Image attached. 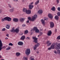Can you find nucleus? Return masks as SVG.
Instances as JSON below:
<instances>
[{
	"mask_svg": "<svg viewBox=\"0 0 60 60\" xmlns=\"http://www.w3.org/2000/svg\"><path fill=\"white\" fill-rule=\"evenodd\" d=\"M37 18V15H35L34 16L32 17V19L31 18V17H29L28 18V19L29 20L34 21L35 19H36V18Z\"/></svg>",
	"mask_w": 60,
	"mask_h": 60,
	"instance_id": "nucleus-1",
	"label": "nucleus"
},
{
	"mask_svg": "<svg viewBox=\"0 0 60 60\" xmlns=\"http://www.w3.org/2000/svg\"><path fill=\"white\" fill-rule=\"evenodd\" d=\"M23 11L24 12H26V13L29 14L31 13V11L30 10H27V9L26 8H24L23 9Z\"/></svg>",
	"mask_w": 60,
	"mask_h": 60,
	"instance_id": "nucleus-2",
	"label": "nucleus"
},
{
	"mask_svg": "<svg viewBox=\"0 0 60 60\" xmlns=\"http://www.w3.org/2000/svg\"><path fill=\"white\" fill-rule=\"evenodd\" d=\"M33 30L34 31H35V32L36 33H39L40 31L39 30L37 29V27H34L32 30H31V31H32Z\"/></svg>",
	"mask_w": 60,
	"mask_h": 60,
	"instance_id": "nucleus-3",
	"label": "nucleus"
},
{
	"mask_svg": "<svg viewBox=\"0 0 60 60\" xmlns=\"http://www.w3.org/2000/svg\"><path fill=\"white\" fill-rule=\"evenodd\" d=\"M25 53L26 55H29L30 54V49H27L25 51Z\"/></svg>",
	"mask_w": 60,
	"mask_h": 60,
	"instance_id": "nucleus-4",
	"label": "nucleus"
},
{
	"mask_svg": "<svg viewBox=\"0 0 60 60\" xmlns=\"http://www.w3.org/2000/svg\"><path fill=\"white\" fill-rule=\"evenodd\" d=\"M37 43V44H36L33 47V48L34 50H35L38 47V46H40V44L39 43Z\"/></svg>",
	"mask_w": 60,
	"mask_h": 60,
	"instance_id": "nucleus-5",
	"label": "nucleus"
},
{
	"mask_svg": "<svg viewBox=\"0 0 60 60\" xmlns=\"http://www.w3.org/2000/svg\"><path fill=\"white\" fill-rule=\"evenodd\" d=\"M32 38L33 39H34V42H35L36 43L37 42V39H38L37 38H36V37H33Z\"/></svg>",
	"mask_w": 60,
	"mask_h": 60,
	"instance_id": "nucleus-6",
	"label": "nucleus"
},
{
	"mask_svg": "<svg viewBox=\"0 0 60 60\" xmlns=\"http://www.w3.org/2000/svg\"><path fill=\"white\" fill-rule=\"evenodd\" d=\"M3 46V44H2V41L1 40H0V51L2 50V47Z\"/></svg>",
	"mask_w": 60,
	"mask_h": 60,
	"instance_id": "nucleus-7",
	"label": "nucleus"
},
{
	"mask_svg": "<svg viewBox=\"0 0 60 60\" xmlns=\"http://www.w3.org/2000/svg\"><path fill=\"white\" fill-rule=\"evenodd\" d=\"M50 27L53 28L54 26V24L53 22H50Z\"/></svg>",
	"mask_w": 60,
	"mask_h": 60,
	"instance_id": "nucleus-8",
	"label": "nucleus"
},
{
	"mask_svg": "<svg viewBox=\"0 0 60 60\" xmlns=\"http://www.w3.org/2000/svg\"><path fill=\"white\" fill-rule=\"evenodd\" d=\"M11 32H13V33H15V28L14 27H13L11 30H10Z\"/></svg>",
	"mask_w": 60,
	"mask_h": 60,
	"instance_id": "nucleus-9",
	"label": "nucleus"
},
{
	"mask_svg": "<svg viewBox=\"0 0 60 60\" xmlns=\"http://www.w3.org/2000/svg\"><path fill=\"white\" fill-rule=\"evenodd\" d=\"M18 44L20 46H22L24 44L23 42L22 41H19L18 43Z\"/></svg>",
	"mask_w": 60,
	"mask_h": 60,
	"instance_id": "nucleus-10",
	"label": "nucleus"
},
{
	"mask_svg": "<svg viewBox=\"0 0 60 60\" xmlns=\"http://www.w3.org/2000/svg\"><path fill=\"white\" fill-rule=\"evenodd\" d=\"M55 45L54 44H53L51 46V48H52V49H54V48H55Z\"/></svg>",
	"mask_w": 60,
	"mask_h": 60,
	"instance_id": "nucleus-11",
	"label": "nucleus"
},
{
	"mask_svg": "<svg viewBox=\"0 0 60 60\" xmlns=\"http://www.w3.org/2000/svg\"><path fill=\"white\" fill-rule=\"evenodd\" d=\"M30 9H32L34 7V5L31 4H30L29 6Z\"/></svg>",
	"mask_w": 60,
	"mask_h": 60,
	"instance_id": "nucleus-12",
	"label": "nucleus"
},
{
	"mask_svg": "<svg viewBox=\"0 0 60 60\" xmlns=\"http://www.w3.org/2000/svg\"><path fill=\"white\" fill-rule=\"evenodd\" d=\"M51 33H52V32H51V30L49 31L48 33V36H50V35H51Z\"/></svg>",
	"mask_w": 60,
	"mask_h": 60,
	"instance_id": "nucleus-13",
	"label": "nucleus"
},
{
	"mask_svg": "<svg viewBox=\"0 0 60 60\" xmlns=\"http://www.w3.org/2000/svg\"><path fill=\"white\" fill-rule=\"evenodd\" d=\"M47 44H48L47 46H49L51 44H52V43L51 42L49 43V41H47Z\"/></svg>",
	"mask_w": 60,
	"mask_h": 60,
	"instance_id": "nucleus-14",
	"label": "nucleus"
},
{
	"mask_svg": "<svg viewBox=\"0 0 60 60\" xmlns=\"http://www.w3.org/2000/svg\"><path fill=\"white\" fill-rule=\"evenodd\" d=\"M19 27H18V28L16 29L15 30V32L17 33H18L19 32Z\"/></svg>",
	"mask_w": 60,
	"mask_h": 60,
	"instance_id": "nucleus-15",
	"label": "nucleus"
},
{
	"mask_svg": "<svg viewBox=\"0 0 60 60\" xmlns=\"http://www.w3.org/2000/svg\"><path fill=\"white\" fill-rule=\"evenodd\" d=\"M48 17L51 19L53 18V16H52V15L51 14H48Z\"/></svg>",
	"mask_w": 60,
	"mask_h": 60,
	"instance_id": "nucleus-16",
	"label": "nucleus"
},
{
	"mask_svg": "<svg viewBox=\"0 0 60 60\" xmlns=\"http://www.w3.org/2000/svg\"><path fill=\"white\" fill-rule=\"evenodd\" d=\"M25 38L26 37L25 36H22L21 38V39L22 40H24L25 39Z\"/></svg>",
	"mask_w": 60,
	"mask_h": 60,
	"instance_id": "nucleus-17",
	"label": "nucleus"
},
{
	"mask_svg": "<svg viewBox=\"0 0 60 60\" xmlns=\"http://www.w3.org/2000/svg\"><path fill=\"white\" fill-rule=\"evenodd\" d=\"M41 21L43 25H44V26H45V21H44V20H43V19H42L41 20Z\"/></svg>",
	"mask_w": 60,
	"mask_h": 60,
	"instance_id": "nucleus-18",
	"label": "nucleus"
},
{
	"mask_svg": "<svg viewBox=\"0 0 60 60\" xmlns=\"http://www.w3.org/2000/svg\"><path fill=\"white\" fill-rule=\"evenodd\" d=\"M11 18L9 17H8V21H11Z\"/></svg>",
	"mask_w": 60,
	"mask_h": 60,
	"instance_id": "nucleus-19",
	"label": "nucleus"
},
{
	"mask_svg": "<svg viewBox=\"0 0 60 60\" xmlns=\"http://www.w3.org/2000/svg\"><path fill=\"white\" fill-rule=\"evenodd\" d=\"M10 26L9 25L7 24L6 26V28H7V29H9L10 28Z\"/></svg>",
	"mask_w": 60,
	"mask_h": 60,
	"instance_id": "nucleus-20",
	"label": "nucleus"
},
{
	"mask_svg": "<svg viewBox=\"0 0 60 60\" xmlns=\"http://www.w3.org/2000/svg\"><path fill=\"white\" fill-rule=\"evenodd\" d=\"M38 13L39 14H41L42 13V11L41 10H39L38 11Z\"/></svg>",
	"mask_w": 60,
	"mask_h": 60,
	"instance_id": "nucleus-21",
	"label": "nucleus"
},
{
	"mask_svg": "<svg viewBox=\"0 0 60 60\" xmlns=\"http://www.w3.org/2000/svg\"><path fill=\"white\" fill-rule=\"evenodd\" d=\"M21 55L20 53L19 52H17L16 53V55L17 56H19Z\"/></svg>",
	"mask_w": 60,
	"mask_h": 60,
	"instance_id": "nucleus-22",
	"label": "nucleus"
},
{
	"mask_svg": "<svg viewBox=\"0 0 60 60\" xmlns=\"http://www.w3.org/2000/svg\"><path fill=\"white\" fill-rule=\"evenodd\" d=\"M19 20L21 22H23L24 21V19L22 18H21Z\"/></svg>",
	"mask_w": 60,
	"mask_h": 60,
	"instance_id": "nucleus-23",
	"label": "nucleus"
},
{
	"mask_svg": "<svg viewBox=\"0 0 60 60\" xmlns=\"http://www.w3.org/2000/svg\"><path fill=\"white\" fill-rule=\"evenodd\" d=\"M14 11V8H13L12 9H10L9 10V11L11 12H12Z\"/></svg>",
	"mask_w": 60,
	"mask_h": 60,
	"instance_id": "nucleus-24",
	"label": "nucleus"
},
{
	"mask_svg": "<svg viewBox=\"0 0 60 60\" xmlns=\"http://www.w3.org/2000/svg\"><path fill=\"white\" fill-rule=\"evenodd\" d=\"M51 9L52 11H55V7H53Z\"/></svg>",
	"mask_w": 60,
	"mask_h": 60,
	"instance_id": "nucleus-25",
	"label": "nucleus"
},
{
	"mask_svg": "<svg viewBox=\"0 0 60 60\" xmlns=\"http://www.w3.org/2000/svg\"><path fill=\"white\" fill-rule=\"evenodd\" d=\"M59 17H58V16H56L55 17V19L56 20H58Z\"/></svg>",
	"mask_w": 60,
	"mask_h": 60,
	"instance_id": "nucleus-26",
	"label": "nucleus"
},
{
	"mask_svg": "<svg viewBox=\"0 0 60 60\" xmlns=\"http://www.w3.org/2000/svg\"><path fill=\"white\" fill-rule=\"evenodd\" d=\"M39 0H37V2L35 3V4L36 5L38 4V3H39Z\"/></svg>",
	"mask_w": 60,
	"mask_h": 60,
	"instance_id": "nucleus-27",
	"label": "nucleus"
},
{
	"mask_svg": "<svg viewBox=\"0 0 60 60\" xmlns=\"http://www.w3.org/2000/svg\"><path fill=\"white\" fill-rule=\"evenodd\" d=\"M4 19L5 20L7 21L8 19V17H4Z\"/></svg>",
	"mask_w": 60,
	"mask_h": 60,
	"instance_id": "nucleus-28",
	"label": "nucleus"
},
{
	"mask_svg": "<svg viewBox=\"0 0 60 60\" xmlns=\"http://www.w3.org/2000/svg\"><path fill=\"white\" fill-rule=\"evenodd\" d=\"M28 33V31L27 30H26L25 31L24 33L25 34H27Z\"/></svg>",
	"mask_w": 60,
	"mask_h": 60,
	"instance_id": "nucleus-29",
	"label": "nucleus"
},
{
	"mask_svg": "<svg viewBox=\"0 0 60 60\" xmlns=\"http://www.w3.org/2000/svg\"><path fill=\"white\" fill-rule=\"evenodd\" d=\"M10 49H11V47H8L6 49L7 50H8Z\"/></svg>",
	"mask_w": 60,
	"mask_h": 60,
	"instance_id": "nucleus-30",
	"label": "nucleus"
},
{
	"mask_svg": "<svg viewBox=\"0 0 60 60\" xmlns=\"http://www.w3.org/2000/svg\"><path fill=\"white\" fill-rule=\"evenodd\" d=\"M19 20V19L17 18H15V22H18V20Z\"/></svg>",
	"mask_w": 60,
	"mask_h": 60,
	"instance_id": "nucleus-31",
	"label": "nucleus"
},
{
	"mask_svg": "<svg viewBox=\"0 0 60 60\" xmlns=\"http://www.w3.org/2000/svg\"><path fill=\"white\" fill-rule=\"evenodd\" d=\"M23 59L24 60H28L27 58L26 57H24L23 58Z\"/></svg>",
	"mask_w": 60,
	"mask_h": 60,
	"instance_id": "nucleus-32",
	"label": "nucleus"
},
{
	"mask_svg": "<svg viewBox=\"0 0 60 60\" xmlns=\"http://www.w3.org/2000/svg\"><path fill=\"white\" fill-rule=\"evenodd\" d=\"M30 59H31V60H34V58H32V56H31L30 57Z\"/></svg>",
	"mask_w": 60,
	"mask_h": 60,
	"instance_id": "nucleus-33",
	"label": "nucleus"
},
{
	"mask_svg": "<svg viewBox=\"0 0 60 60\" xmlns=\"http://www.w3.org/2000/svg\"><path fill=\"white\" fill-rule=\"evenodd\" d=\"M13 44H12L11 43H9V46H13Z\"/></svg>",
	"mask_w": 60,
	"mask_h": 60,
	"instance_id": "nucleus-34",
	"label": "nucleus"
},
{
	"mask_svg": "<svg viewBox=\"0 0 60 60\" xmlns=\"http://www.w3.org/2000/svg\"><path fill=\"white\" fill-rule=\"evenodd\" d=\"M57 39H58V40H60V36H58L57 38Z\"/></svg>",
	"mask_w": 60,
	"mask_h": 60,
	"instance_id": "nucleus-35",
	"label": "nucleus"
},
{
	"mask_svg": "<svg viewBox=\"0 0 60 60\" xmlns=\"http://www.w3.org/2000/svg\"><path fill=\"white\" fill-rule=\"evenodd\" d=\"M4 18H3L2 19H1V20H2V21H5L4 20Z\"/></svg>",
	"mask_w": 60,
	"mask_h": 60,
	"instance_id": "nucleus-36",
	"label": "nucleus"
},
{
	"mask_svg": "<svg viewBox=\"0 0 60 60\" xmlns=\"http://www.w3.org/2000/svg\"><path fill=\"white\" fill-rule=\"evenodd\" d=\"M57 51L59 54H60V50H58Z\"/></svg>",
	"mask_w": 60,
	"mask_h": 60,
	"instance_id": "nucleus-37",
	"label": "nucleus"
},
{
	"mask_svg": "<svg viewBox=\"0 0 60 60\" xmlns=\"http://www.w3.org/2000/svg\"><path fill=\"white\" fill-rule=\"evenodd\" d=\"M57 14L59 16H60V12H59L57 13Z\"/></svg>",
	"mask_w": 60,
	"mask_h": 60,
	"instance_id": "nucleus-38",
	"label": "nucleus"
},
{
	"mask_svg": "<svg viewBox=\"0 0 60 60\" xmlns=\"http://www.w3.org/2000/svg\"><path fill=\"white\" fill-rule=\"evenodd\" d=\"M5 30V29L4 28L2 30V31H4Z\"/></svg>",
	"mask_w": 60,
	"mask_h": 60,
	"instance_id": "nucleus-39",
	"label": "nucleus"
},
{
	"mask_svg": "<svg viewBox=\"0 0 60 60\" xmlns=\"http://www.w3.org/2000/svg\"><path fill=\"white\" fill-rule=\"evenodd\" d=\"M56 1L57 2V3L58 4L59 3V0H56Z\"/></svg>",
	"mask_w": 60,
	"mask_h": 60,
	"instance_id": "nucleus-40",
	"label": "nucleus"
},
{
	"mask_svg": "<svg viewBox=\"0 0 60 60\" xmlns=\"http://www.w3.org/2000/svg\"><path fill=\"white\" fill-rule=\"evenodd\" d=\"M8 5L9 6V7H10V8H11V5L9 4H8Z\"/></svg>",
	"mask_w": 60,
	"mask_h": 60,
	"instance_id": "nucleus-41",
	"label": "nucleus"
},
{
	"mask_svg": "<svg viewBox=\"0 0 60 60\" xmlns=\"http://www.w3.org/2000/svg\"><path fill=\"white\" fill-rule=\"evenodd\" d=\"M58 10L59 11H60V8L58 7Z\"/></svg>",
	"mask_w": 60,
	"mask_h": 60,
	"instance_id": "nucleus-42",
	"label": "nucleus"
},
{
	"mask_svg": "<svg viewBox=\"0 0 60 60\" xmlns=\"http://www.w3.org/2000/svg\"><path fill=\"white\" fill-rule=\"evenodd\" d=\"M52 49V48H51V47H50L48 49V50H50V49Z\"/></svg>",
	"mask_w": 60,
	"mask_h": 60,
	"instance_id": "nucleus-43",
	"label": "nucleus"
},
{
	"mask_svg": "<svg viewBox=\"0 0 60 60\" xmlns=\"http://www.w3.org/2000/svg\"><path fill=\"white\" fill-rule=\"evenodd\" d=\"M13 21H14V22H15V18H13Z\"/></svg>",
	"mask_w": 60,
	"mask_h": 60,
	"instance_id": "nucleus-44",
	"label": "nucleus"
},
{
	"mask_svg": "<svg viewBox=\"0 0 60 60\" xmlns=\"http://www.w3.org/2000/svg\"><path fill=\"white\" fill-rule=\"evenodd\" d=\"M40 36H41V35H42V32H40Z\"/></svg>",
	"mask_w": 60,
	"mask_h": 60,
	"instance_id": "nucleus-45",
	"label": "nucleus"
},
{
	"mask_svg": "<svg viewBox=\"0 0 60 60\" xmlns=\"http://www.w3.org/2000/svg\"><path fill=\"white\" fill-rule=\"evenodd\" d=\"M55 33H56L57 32V29H55Z\"/></svg>",
	"mask_w": 60,
	"mask_h": 60,
	"instance_id": "nucleus-46",
	"label": "nucleus"
},
{
	"mask_svg": "<svg viewBox=\"0 0 60 60\" xmlns=\"http://www.w3.org/2000/svg\"><path fill=\"white\" fill-rule=\"evenodd\" d=\"M54 53H55V54H57V52L56 51H54Z\"/></svg>",
	"mask_w": 60,
	"mask_h": 60,
	"instance_id": "nucleus-47",
	"label": "nucleus"
},
{
	"mask_svg": "<svg viewBox=\"0 0 60 60\" xmlns=\"http://www.w3.org/2000/svg\"><path fill=\"white\" fill-rule=\"evenodd\" d=\"M20 33L21 34H20V35H22V34H23V33H22V32H21Z\"/></svg>",
	"mask_w": 60,
	"mask_h": 60,
	"instance_id": "nucleus-48",
	"label": "nucleus"
},
{
	"mask_svg": "<svg viewBox=\"0 0 60 60\" xmlns=\"http://www.w3.org/2000/svg\"><path fill=\"white\" fill-rule=\"evenodd\" d=\"M29 22V20H28L26 22L27 23H28Z\"/></svg>",
	"mask_w": 60,
	"mask_h": 60,
	"instance_id": "nucleus-49",
	"label": "nucleus"
},
{
	"mask_svg": "<svg viewBox=\"0 0 60 60\" xmlns=\"http://www.w3.org/2000/svg\"><path fill=\"white\" fill-rule=\"evenodd\" d=\"M22 26H26V25H25L24 24H23L22 25Z\"/></svg>",
	"mask_w": 60,
	"mask_h": 60,
	"instance_id": "nucleus-50",
	"label": "nucleus"
},
{
	"mask_svg": "<svg viewBox=\"0 0 60 60\" xmlns=\"http://www.w3.org/2000/svg\"><path fill=\"white\" fill-rule=\"evenodd\" d=\"M9 34H7L6 35V36H7V37H9Z\"/></svg>",
	"mask_w": 60,
	"mask_h": 60,
	"instance_id": "nucleus-51",
	"label": "nucleus"
},
{
	"mask_svg": "<svg viewBox=\"0 0 60 60\" xmlns=\"http://www.w3.org/2000/svg\"><path fill=\"white\" fill-rule=\"evenodd\" d=\"M2 12V10L0 9V13H1Z\"/></svg>",
	"mask_w": 60,
	"mask_h": 60,
	"instance_id": "nucleus-52",
	"label": "nucleus"
},
{
	"mask_svg": "<svg viewBox=\"0 0 60 60\" xmlns=\"http://www.w3.org/2000/svg\"><path fill=\"white\" fill-rule=\"evenodd\" d=\"M27 39H29V40L30 39V38L28 37H27Z\"/></svg>",
	"mask_w": 60,
	"mask_h": 60,
	"instance_id": "nucleus-53",
	"label": "nucleus"
},
{
	"mask_svg": "<svg viewBox=\"0 0 60 60\" xmlns=\"http://www.w3.org/2000/svg\"><path fill=\"white\" fill-rule=\"evenodd\" d=\"M34 3L33 2H32L30 4H31V5H33V4H33Z\"/></svg>",
	"mask_w": 60,
	"mask_h": 60,
	"instance_id": "nucleus-54",
	"label": "nucleus"
},
{
	"mask_svg": "<svg viewBox=\"0 0 60 60\" xmlns=\"http://www.w3.org/2000/svg\"><path fill=\"white\" fill-rule=\"evenodd\" d=\"M5 39H6V40H7V39H8V38H6Z\"/></svg>",
	"mask_w": 60,
	"mask_h": 60,
	"instance_id": "nucleus-55",
	"label": "nucleus"
},
{
	"mask_svg": "<svg viewBox=\"0 0 60 60\" xmlns=\"http://www.w3.org/2000/svg\"><path fill=\"white\" fill-rule=\"evenodd\" d=\"M45 20H48V19H45Z\"/></svg>",
	"mask_w": 60,
	"mask_h": 60,
	"instance_id": "nucleus-56",
	"label": "nucleus"
},
{
	"mask_svg": "<svg viewBox=\"0 0 60 60\" xmlns=\"http://www.w3.org/2000/svg\"><path fill=\"white\" fill-rule=\"evenodd\" d=\"M2 58V56H1L0 55V58Z\"/></svg>",
	"mask_w": 60,
	"mask_h": 60,
	"instance_id": "nucleus-57",
	"label": "nucleus"
},
{
	"mask_svg": "<svg viewBox=\"0 0 60 60\" xmlns=\"http://www.w3.org/2000/svg\"><path fill=\"white\" fill-rule=\"evenodd\" d=\"M39 52H38V51H37V54H38V53H39Z\"/></svg>",
	"mask_w": 60,
	"mask_h": 60,
	"instance_id": "nucleus-58",
	"label": "nucleus"
},
{
	"mask_svg": "<svg viewBox=\"0 0 60 60\" xmlns=\"http://www.w3.org/2000/svg\"><path fill=\"white\" fill-rule=\"evenodd\" d=\"M5 46H4V47H3V48H5Z\"/></svg>",
	"mask_w": 60,
	"mask_h": 60,
	"instance_id": "nucleus-59",
	"label": "nucleus"
},
{
	"mask_svg": "<svg viewBox=\"0 0 60 60\" xmlns=\"http://www.w3.org/2000/svg\"><path fill=\"white\" fill-rule=\"evenodd\" d=\"M40 36V35H38V37H39Z\"/></svg>",
	"mask_w": 60,
	"mask_h": 60,
	"instance_id": "nucleus-60",
	"label": "nucleus"
},
{
	"mask_svg": "<svg viewBox=\"0 0 60 60\" xmlns=\"http://www.w3.org/2000/svg\"><path fill=\"white\" fill-rule=\"evenodd\" d=\"M1 60H4V59H1Z\"/></svg>",
	"mask_w": 60,
	"mask_h": 60,
	"instance_id": "nucleus-61",
	"label": "nucleus"
},
{
	"mask_svg": "<svg viewBox=\"0 0 60 60\" xmlns=\"http://www.w3.org/2000/svg\"><path fill=\"white\" fill-rule=\"evenodd\" d=\"M16 0V1H18V0Z\"/></svg>",
	"mask_w": 60,
	"mask_h": 60,
	"instance_id": "nucleus-62",
	"label": "nucleus"
},
{
	"mask_svg": "<svg viewBox=\"0 0 60 60\" xmlns=\"http://www.w3.org/2000/svg\"><path fill=\"white\" fill-rule=\"evenodd\" d=\"M14 1H15V0H14Z\"/></svg>",
	"mask_w": 60,
	"mask_h": 60,
	"instance_id": "nucleus-63",
	"label": "nucleus"
}]
</instances>
